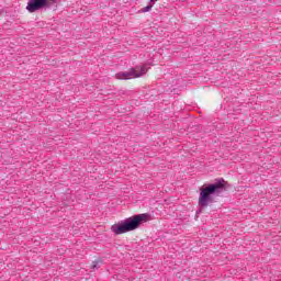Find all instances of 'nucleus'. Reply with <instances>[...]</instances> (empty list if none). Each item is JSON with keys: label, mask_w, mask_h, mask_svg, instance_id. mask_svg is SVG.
<instances>
[{"label": "nucleus", "mask_w": 281, "mask_h": 281, "mask_svg": "<svg viewBox=\"0 0 281 281\" xmlns=\"http://www.w3.org/2000/svg\"><path fill=\"white\" fill-rule=\"evenodd\" d=\"M225 188V180H221L216 183L210 184L209 187L201 188L200 189V198H199V205L201 207H207L210 205V202L212 201V194L214 192H218L220 190H223Z\"/></svg>", "instance_id": "2"}, {"label": "nucleus", "mask_w": 281, "mask_h": 281, "mask_svg": "<svg viewBox=\"0 0 281 281\" xmlns=\"http://www.w3.org/2000/svg\"><path fill=\"white\" fill-rule=\"evenodd\" d=\"M151 1V3H155V1H157V0H150Z\"/></svg>", "instance_id": "6"}, {"label": "nucleus", "mask_w": 281, "mask_h": 281, "mask_svg": "<svg viewBox=\"0 0 281 281\" xmlns=\"http://www.w3.org/2000/svg\"><path fill=\"white\" fill-rule=\"evenodd\" d=\"M148 70L145 66L140 67L139 70L137 69H131L125 72H119L116 74L117 80H131L132 78H140V76H144Z\"/></svg>", "instance_id": "3"}, {"label": "nucleus", "mask_w": 281, "mask_h": 281, "mask_svg": "<svg viewBox=\"0 0 281 281\" xmlns=\"http://www.w3.org/2000/svg\"><path fill=\"white\" fill-rule=\"evenodd\" d=\"M146 221H148V214L146 213L134 215L133 217H130L124 222L112 225L111 231L116 236H120V234H126V232H133L137 229L139 225H142V223Z\"/></svg>", "instance_id": "1"}, {"label": "nucleus", "mask_w": 281, "mask_h": 281, "mask_svg": "<svg viewBox=\"0 0 281 281\" xmlns=\"http://www.w3.org/2000/svg\"><path fill=\"white\" fill-rule=\"evenodd\" d=\"M49 5V0H29L26 10L27 12H38V10H43V8H47Z\"/></svg>", "instance_id": "4"}, {"label": "nucleus", "mask_w": 281, "mask_h": 281, "mask_svg": "<svg viewBox=\"0 0 281 281\" xmlns=\"http://www.w3.org/2000/svg\"><path fill=\"white\" fill-rule=\"evenodd\" d=\"M150 10H153V4H149L145 8L142 9V12H150Z\"/></svg>", "instance_id": "5"}]
</instances>
